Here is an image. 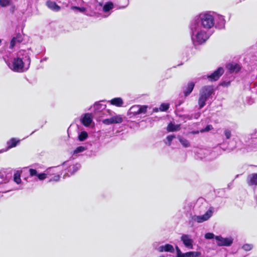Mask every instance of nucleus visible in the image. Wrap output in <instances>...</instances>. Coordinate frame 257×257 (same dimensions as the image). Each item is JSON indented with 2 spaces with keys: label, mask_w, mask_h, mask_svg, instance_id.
<instances>
[{
  "label": "nucleus",
  "mask_w": 257,
  "mask_h": 257,
  "mask_svg": "<svg viewBox=\"0 0 257 257\" xmlns=\"http://www.w3.org/2000/svg\"><path fill=\"white\" fill-rule=\"evenodd\" d=\"M226 21L223 16L213 12L202 13L192 19L189 24L191 40L195 46L205 43L210 37L205 30L215 27L218 29L224 28Z\"/></svg>",
  "instance_id": "1"
},
{
  "label": "nucleus",
  "mask_w": 257,
  "mask_h": 257,
  "mask_svg": "<svg viewBox=\"0 0 257 257\" xmlns=\"http://www.w3.org/2000/svg\"><path fill=\"white\" fill-rule=\"evenodd\" d=\"M5 61L9 67L16 72H23L27 71L31 63L29 54L27 51L24 50H20L11 61L5 60Z\"/></svg>",
  "instance_id": "2"
},
{
  "label": "nucleus",
  "mask_w": 257,
  "mask_h": 257,
  "mask_svg": "<svg viewBox=\"0 0 257 257\" xmlns=\"http://www.w3.org/2000/svg\"><path fill=\"white\" fill-rule=\"evenodd\" d=\"M214 91L212 86H204L200 89L198 100L199 109H201L206 105V102L211 96Z\"/></svg>",
  "instance_id": "3"
},
{
  "label": "nucleus",
  "mask_w": 257,
  "mask_h": 257,
  "mask_svg": "<svg viewBox=\"0 0 257 257\" xmlns=\"http://www.w3.org/2000/svg\"><path fill=\"white\" fill-rule=\"evenodd\" d=\"M97 5V3L91 4V5H89V4H86L87 7H79L76 6H72L71 7V10L73 11L78 10L79 12L84 13L85 15L92 16H93L95 12H94L96 5Z\"/></svg>",
  "instance_id": "4"
},
{
  "label": "nucleus",
  "mask_w": 257,
  "mask_h": 257,
  "mask_svg": "<svg viewBox=\"0 0 257 257\" xmlns=\"http://www.w3.org/2000/svg\"><path fill=\"white\" fill-rule=\"evenodd\" d=\"M147 107H148L146 105H134L132 106L128 111V115H130V117H132V115L134 116L141 113L145 114L147 112Z\"/></svg>",
  "instance_id": "5"
},
{
  "label": "nucleus",
  "mask_w": 257,
  "mask_h": 257,
  "mask_svg": "<svg viewBox=\"0 0 257 257\" xmlns=\"http://www.w3.org/2000/svg\"><path fill=\"white\" fill-rule=\"evenodd\" d=\"M213 210L211 207L207 212L203 215L194 216L193 219L198 223H201L208 220L212 215Z\"/></svg>",
  "instance_id": "6"
},
{
  "label": "nucleus",
  "mask_w": 257,
  "mask_h": 257,
  "mask_svg": "<svg viewBox=\"0 0 257 257\" xmlns=\"http://www.w3.org/2000/svg\"><path fill=\"white\" fill-rule=\"evenodd\" d=\"M215 239L217 241V245L219 246H230L233 242V239L231 238H223L221 236H216Z\"/></svg>",
  "instance_id": "7"
},
{
  "label": "nucleus",
  "mask_w": 257,
  "mask_h": 257,
  "mask_svg": "<svg viewBox=\"0 0 257 257\" xmlns=\"http://www.w3.org/2000/svg\"><path fill=\"white\" fill-rule=\"evenodd\" d=\"M123 121V117L120 114L115 115L109 118L105 119L103 122L105 124L120 123Z\"/></svg>",
  "instance_id": "8"
},
{
  "label": "nucleus",
  "mask_w": 257,
  "mask_h": 257,
  "mask_svg": "<svg viewBox=\"0 0 257 257\" xmlns=\"http://www.w3.org/2000/svg\"><path fill=\"white\" fill-rule=\"evenodd\" d=\"M224 72V69L222 67H219L217 70L214 71L212 74L207 76V78L211 81L217 80Z\"/></svg>",
  "instance_id": "9"
},
{
  "label": "nucleus",
  "mask_w": 257,
  "mask_h": 257,
  "mask_svg": "<svg viewBox=\"0 0 257 257\" xmlns=\"http://www.w3.org/2000/svg\"><path fill=\"white\" fill-rule=\"evenodd\" d=\"M20 140H17L16 138H12L7 143V147L5 149L0 150V153H2L7 152L9 149L15 147L20 143Z\"/></svg>",
  "instance_id": "10"
},
{
  "label": "nucleus",
  "mask_w": 257,
  "mask_h": 257,
  "mask_svg": "<svg viewBox=\"0 0 257 257\" xmlns=\"http://www.w3.org/2000/svg\"><path fill=\"white\" fill-rule=\"evenodd\" d=\"M181 240L186 247L190 249L193 248V241L189 235L183 234L181 237Z\"/></svg>",
  "instance_id": "11"
},
{
  "label": "nucleus",
  "mask_w": 257,
  "mask_h": 257,
  "mask_svg": "<svg viewBox=\"0 0 257 257\" xmlns=\"http://www.w3.org/2000/svg\"><path fill=\"white\" fill-rule=\"evenodd\" d=\"M23 40L22 35L19 33L16 35L15 37H14L10 42V45L9 46L10 49H13L18 44L21 43Z\"/></svg>",
  "instance_id": "12"
},
{
  "label": "nucleus",
  "mask_w": 257,
  "mask_h": 257,
  "mask_svg": "<svg viewBox=\"0 0 257 257\" xmlns=\"http://www.w3.org/2000/svg\"><path fill=\"white\" fill-rule=\"evenodd\" d=\"M246 183L249 186H257V173L248 175L246 178Z\"/></svg>",
  "instance_id": "13"
},
{
  "label": "nucleus",
  "mask_w": 257,
  "mask_h": 257,
  "mask_svg": "<svg viewBox=\"0 0 257 257\" xmlns=\"http://www.w3.org/2000/svg\"><path fill=\"white\" fill-rule=\"evenodd\" d=\"M226 67L230 73H237L241 69L240 65L233 62L227 64Z\"/></svg>",
  "instance_id": "14"
},
{
  "label": "nucleus",
  "mask_w": 257,
  "mask_h": 257,
  "mask_svg": "<svg viewBox=\"0 0 257 257\" xmlns=\"http://www.w3.org/2000/svg\"><path fill=\"white\" fill-rule=\"evenodd\" d=\"M81 123L85 126H88L92 121V117L90 113H85L81 119Z\"/></svg>",
  "instance_id": "15"
},
{
  "label": "nucleus",
  "mask_w": 257,
  "mask_h": 257,
  "mask_svg": "<svg viewBox=\"0 0 257 257\" xmlns=\"http://www.w3.org/2000/svg\"><path fill=\"white\" fill-rule=\"evenodd\" d=\"M195 84L192 82H189L187 85L184 86L183 88V92L185 96L189 95L193 90Z\"/></svg>",
  "instance_id": "16"
},
{
  "label": "nucleus",
  "mask_w": 257,
  "mask_h": 257,
  "mask_svg": "<svg viewBox=\"0 0 257 257\" xmlns=\"http://www.w3.org/2000/svg\"><path fill=\"white\" fill-rule=\"evenodd\" d=\"M111 105L116 107H122L123 104V101L121 97H115L108 101Z\"/></svg>",
  "instance_id": "17"
},
{
  "label": "nucleus",
  "mask_w": 257,
  "mask_h": 257,
  "mask_svg": "<svg viewBox=\"0 0 257 257\" xmlns=\"http://www.w3.org/2000/svg\"><path fill=\"white\" fill-rule=\"evenodd\" d=\"M158 250L159 252H174V248L172 245L170 244H166L165 245L160 246Z\"/></svg>",
  "instance_id": "18"
},
{
  "label": "nucleus",
  "mask_w": 257,
  "mask_h": 257,
  "mask_svg": "<svg viewBox=\"0 0 257 257\" xmlns=\"http://www.w3.org/2000/svg\"><path fill=\"white\" fill-rule=\"evenodd\" d=\"M94 111L95 113L100 112L106 108V105L99 102H95L93 105Z\"/></svg>",
  "instance_id": "19"
},
{
  "label": "nucleus",
  "mask_w": 257,
  "mask_h": 257,
  "mask_svg": "<svg viewBox=\"0 0 257 257\" xmlns=\"http://www.w3.org/2000/svg\"><path fill=\"white\" fill-rule=\"evenodd\" d=\"M47 6L51 10L55 12H58L60 10V7L55 2L49 1L46 3Z\"/></svg>",
  "instance_id": "20"
},
{
  "label": "nucleus",
  "mask_w": 257,
  "mask_h": 257,
  "mask_svg": "<svg viewBox=\"0 0 257 257\" xmlns=\"http://www.w3.org/2000/svg\"><path fill=\"white\" fill-rule=\"evenodd\" d=\"M21 172L17 171L14 174V181L18 184L21 183L22 180L21 179Z\"/></svg>",
  "instance_id": "21"
},
{
  "label": "nucleus",
  "mask_w": 257,
  "mask_h": 257,
  "mask_svg": "<svg viewBox=\"0 0 257 257\" xmlns=\"http://www.w3.org/2000/svg\"><path fill=\"white\" fill-rule=\"evenodd\" d=\"M113 8V4L111 2H107L103 7V11L104 12H108Z\"/></svg>",
  "instance_id": "22"
},
{
  "label": "nucleus",
  "mask_w": 257,
  "mask_h": 257,
  "mask_svg": "<svg viewBox=\"0 0 257 257\" xmlns=\"http://www.w3.org/2000/svg\"><path fill=\"white\" fill-rule=\"evenodd\" d=\"M169 108V105L168 103H163L161 104L160 107L159 108H155L154 109V110L156 112H157L159 109L161 111H165L167 110Z\"/></svg>",
  "instance_id": "23"
},
{
  "label": "nucleus",
  "mask_w": 257,
  "mask_h": 257,
  "mask_svg": "<svg viewBox=\"0 0 257 257\" xmlns=\"http://www.w3.org/2000/svg\"><path fill=\"white\" fill-rule=\"evenodd\" d=\"M179 141L181 145L185 148H188L190 146V142L185 138L180 137L179 138Z\"/></svg>",
  "instance_id": "24"
},
{
  "label": "nucleus",
  "mask_w": 257,
  "mask_h": 257,
  "mask_svg": "<svg viewBox=\"0 0 257 257\" xmlns=\"http://www.w3.org/2000/svg\"><path fill=\"white\" fill-rule=\"evenodd\" d=\"M179 127V125H175L172 123H170L168 125L167 130L168 132H174L178 130Z\"/></svg>",
  "instance_id": "25"
},
{
  "label": "nucleus",
  "mask_w": 257,
  "mask_h": 257,
  "mask_svg": "<svg viewBox=\"0 0 257 257\" xmlns=\"http://www.w3.org/2000/svg\"><path fill=\"white\" fill-rule=\"evenodd\" d=\"M201 254L199 251H189L185 253L186 257H198Z\"/></svg>",
  "instance_id": "26"
},
{
  "label": "nucleus",
  "mask_w": 257,
  "mask_h": 257,
  "mask_svg": "<svg viewBox=\"0 0 257 257\" xmlns=\"http://www.w3.org/2000/svg\"><path fill=\"white\" fill-rule=\"evenodd\" d=\"M16 0H0V6L2 7H6L11 5Z\"/></svg>",
  "instance_id": "27"
},
{
  "label": "nucleus",
  "mask_w": 257,
  "mask_h": 257,
  "mask_svg": "<svg viewBox=\"0 0 257 257\" xmlns=\"http://www.w3.org/2000/svg\"><path fill=\"white\" fill-rule=\"evenodd\" d=\"M88 137L87 133L85 131L81 132L78 135V140L80 141H83Z\"/></svg>",
  "instance_id": "28"
},
{
  "label": "nucleus",
  "mask_w": 257,
  "mask_h": 257,
  "mask_svg": "<svg viewBox=\"0 0 257 257\" xmlns=\"http://www.w3.org/2000/svg\"><path fill=\"white\" fill-rule=\"evenodd\" d=\"M223 134L226 140H228L231 136V131L229 128H225L223 131Z\"/></svg>",
  "instance_id": "29"
},
{
  "label": "nucleus",
  "mask_w": 257,
  "mask_h": 257,
  "mask_svg": "<svg viewBox=\"0 0 257 257\" xmlns=\"http://www.w3.org/2000/svg\"><path fill=\"white\" fill-rule=\"evenodd\" d=\"M69 3L72 6L80 5L81 6L84 2L82 0H69Z\"/></svg>",
  "instance_id": "30"
},
{
  "label": "nucleus",
  "mask_w": 257,
  "mask_h": 257,
  "mask_svg": "<svg viewBox=\"0 0 257 257\" xmlns=\"http://www.w3.org/2000/svg\"><path fill=\"white\" fill-rule=\"evenodd\" d=\"M122 2H123V4H121L120 3L119 5V9H124L126 8L128 5V0H121Z\"/></svg>",
  "instance_id": "31"
},
{
  "label": "nucleus",
  "mask_w": 257,
  "mask_h": 257,
  "mask_svg": "<svg viewBox=\"0 0 257 257\" xmlns=\"http://www.w3.org/2000/svg\"><path fill=\"white\" fill-rule=\"evenodd\" d=\"M85 150V148L83 146L78 147L74 151V154H78L83 152Z\"/></svg>",
  "instance_id": "32"
},
{
  "label": "nucleus",
  "mask_w": 257,
  "mask_h": 257,
  "mask_svg": "<svg viewBox=\"0 0 257 257\" xmlns=\"http://www.w3.org/2000/svg\"><path fill=\"white\" fill-rule=\"evenodd\" d=\"M77 170V168L74 165L70 166L68 168V172H69L71 174L76 172Z\"/></svg>",
  "instance_id": "33"
},
{
  "label": "nucleus",
  "mask_w": 257,
  "mask_h": 257,
  "mask_svg": "<svg viewBox=\"0 0 257 257\" xmlns=\"http://www.w3.org/2000/svg\"><path fill=\"white\" fill-rule=\"evenodd\" d=\"M252 245L249 244H244L242 248L245 251H249L252 249Z\"/></svg>",
  "instance_id": "34"
},
{
  "label": "nucleus",
  "mask_w": 257,
  "mask_h": 257,
  "mask_svg": "<svg viewBox=\"0 0 257 257\" xmlns=\"http://www.w3.org/2000/svg\"><path fill=\"white\" fill-rule=\"evenodd\" d=\"M40 180H43L47 177V174L46 173H40L38 174L37 176Z\"/></svg>",
  "instance_id": "35"
},
{
  "label": "nucleus",
  "mask_w": 257,
  "mask_h": 257,
  "mask_svg": "<svg viewBox=\"0 0 257 257\" xmlns=\"http://www.w3.org/2000/svg\"><path fill=\"white\" fill-rule=\"evenodd\" d=\"M212 128H213L212 126L210 124H208L204 129L201 130L200 132L201 133H203L205 132H208L209 131L212 130Z\"/></svg>",
  "instance_id": "36"
},
{
  "label": "nucleus",
  "mask_w": 257,
  "mask_h": 257,
  "mask_svg": "<svg viewBox=\"0 0 257 257\" xmlns=\"http://www.w3.org/2000/svg\"><path fill=\"white\" fill-rule=\"evenodd\" d=\"M214 234L213 233L208 232L205 234V238L208 239L213 238Z\"/></svg>",
  "instance_id": "37"
},
{
  "label": "nucleus",
  "mask_w": 257,
  "mask_h": 257,
  "mask_svg": "<svg viewBox=\"0 0 257 257\" xmlns=\"http://www.w3.org/2000/svg\"><path fill=\"white\" fill-rule=\"evenodd\" d=\"M30 175L31 176H37L38 173L36 169H30L29 170Z\"/></svg>",
  "instance_id": "38"
},
{
  "label": "nucleus",
  "mask_w": 257,
  "mask_h": 257,
  "mask_svg": "<svg viewBox=\"0 0 257 257\" xmlns=\"http://www.w3.org/2000/svg\"><path fill=\"white\" fill-rule=\"evenodd\" d=\"M175 138L174 135H169L167 137V140L168 142H169V145H171V142L172 141L173 139Z\"/></svg>",
  "instance_id": "39"
},
{
  "label": "nucleus",
  "mask_w": 257,
  "mask_h": 257,
  "mask_svg": "<svg viewBox=\"0 0 257 257\" xmlns=\"http://www.w3.org/2000/svg\"><path fill=\"white\" fill-rule=\"evenodd\" d=\"M230 81H227V82H226V81H223L221 82V85L223 86H228L230 85Z\"/></svg>",
  "instance_id": "40"
},
{
  "label": "nucleus",
  "mask_w": 257,
  "mask_h": 257,
  "mask_svg": "<svg viewBox=\"0 0 257 257\" xmlns=\"http://www.w3.org/2000/svg\"><path fill=\"white\" fill-rule=\"evenodd\" d=\"M184 118L187 119L188 120H191L193 119V115L187 114L184 116Z\"/></svg>",
  "instance_id": "41"
},
{
  "label": "nucleus",
  "mask_w": 257,
  "mask_h": 257,
  "mask_svg": "<svg viewBox=\"0 0 257 257\" xmlns=\"http://www.w3.org/2000/svg\"><path fill=\"white\" fill-rule=\"evenodd\" d=\"M192 115H193V118L197 119L200 116V113L197 112V113H195L194 114H192Z\"/></svg>",
  "instance_id": "42"
},
{
  "label": "nucleus",
  "mask_w": 257,
  "mask_h": 257,
  "mask_svg": "<svg viewBox=\"0 0 257 257\" xmlns=\"http://www.w3.org/2000/svg\"><path fill=\"white\" fill-rule=\"evenodd\" d=\"M184 102L183 100H178L176 103V106L178 107Z\"/></svg>",
  "instance_id": "43"
},
{
  "label": "nucleus",
  "mask_w": 257,
  "mask_h": 257,
  "mask_svg": "<svg viewBox=\"0 0 257 257\" xmlns=\"http://www.w3.org/2000/svg\"><path fill=\"white\" fill-rule=\"evenodd\" d=\"M176 251H177V255L179 254L182 253L181 250L178 247V246H176Z\"/></svg>",
  "instance_id": "44"
},
{
  "label": "nucleus",
  "mask_w": 257,
  "mask_h": 257,
  "mask_svg": "<svg viewBox=\"0 0 257 257\" xmlns=\"http://www.w3.org/2000/svg\"><path fill=\"white\" fill-rule=\"evenodd\" d=\"M199 131H192V132H190L189 134L195 135V134H199Z\"/></svg>",
  "instance_id": "45"
},
{
  "label": "nucleus",
  "mask_w": 257,
  "mask_h": 257,
  "mask_svg": "<svg viewBox=\"0 0 257 257\" xmlns=\"http://www.w3.org/2000/svg\"><path fill=\"white\" fill-rule=\"evenodd\" d=\"M177 257H186V256L185 255V253H181L177 255Z\"/></svg>",
  "instance_id": "46"
},
{
  "label": "nucleus",
  "mask_w": 257,
  "mask_h": 257,
  "mask_svg": "<svg viewBox=\"0 0 257 257\" xmlns=\"http://www.w3.org/2000/svg\"><path fill=\"white\" fill-rule=\"evenodd\" d=\"M251 138H257V131L255 133V134L253 135V136H252Z\"/></svg>",
  "instance_id": "47"
},
{
  "label": "nucleus",
  "mask_w": 257,
  "mask_h": 257,
  "mask_svg": "<svg viewBox=\"0 0 257 257\" xmlns=\"http://www.w3.org/2000/svg\"><path fill=\"white\" fill-rule=\"evenodd\" d=\"M222 145H223L220 144V146H219V147H218L216 149H219V148H222V147H221V146H222Z\"/></svg>",
  "instance_id": "48"
},
{
  "label": "nucleus",
  "mask_w": 257,
  "mask_h": 257,
  "mask_svg": "<svg viewBox=\"0 0 257 257\" xmlns=\"http://www.w3.org/2000/svg\"><path fill=\"white\" fill-rule=\"evenodd\" d=\"M222 149H223L224 151H225V150H227V149H226V148H225H225H222Z\"/></svg>",
  "instance_id": "49"
}]
</instances>
